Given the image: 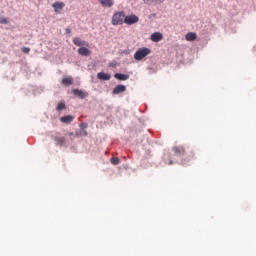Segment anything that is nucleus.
Wrapping results in <instances>:
<instances>
[{"instance_id":"f257e3e1","label":"nucleus","mask_w":256,"mask_h":256,"mask_svg":"<svg viewBox=\"0 0 256 256\" xmlns=\"http://www.w3.org/2000/svg\"><path fill=\"white\" fill-rule=\"evenodd\" d=\"M125 11H120V12H116L113 14L112 16V25L117 26V25H123V23H125Z\"/></svg>"},{"instance_id":"f03ea898","label":"nucleus","mask_w":256,"mask_h":256,"mask_svg":"<svg viewBox=\"0 0 256 256\" xmlns=\"http://www.w3.org/2000/svg\"><path fill=\"white\" fill-rule=\"evenodd\" d=\"M147 55H151V49L147 47H143L138 49L134 54L135 61H142V59H145Z\"/></svg>"},{"instance_id":"7ed1b4c3","label":"nucleus","mask_w":256,"mask_h":256,"mask_svg":"<svg viewBox=\"0 0 256 256\" xmlns=\"http://www.w3.org/2000/svg\"><path fill=\"white\" fill-rule=\"evenodd\" d=\"M124 23L126 25H135V23H139V17L135 14H131L125 17Z\"/></svg>"},{"instance_id":"20e7f679","label":"nucleus","mask_w":256,"mask_h":256,"mask_svg":"<svg viewBox=\"0 0 256 256\" xmlns=\"http://www.w3.org/2000/svg\"><path fill=\"white\" fill-rule=\"evenodd\" d=\"M72 93L76 96L79 97V99H87L89 97V93L80 90V89H73Z\"/></svg>"},{"instance_id":"39448f33","label":"nucleus","mask_w":256,"mask_h":256,"mask_svg":"<svg viewBox=\"0 0 256 256\" xmlns=\"http://www.w3.org/2000/svg\"><path fill=\"white\" fill-rule=\"evenodd\" d=\"M73 43L76 45V47H89V43H87L85 40H81L79 37L74 38Z\"/></svg>"},{"instance_id":"423d86ee","label":"nucleus","mask_w":256,"mask_h":256,"mask_svg":"<svg viewBox=\"0 0 256 256\" xmlns=\"http://www.w3.org/2000/svg\"><path fill=\"white\" fill-rule=\"evenodd\" d=\"M153 43H159V41H163V34L161 32H155L150 37Z\"/></svg>"},{"instance_id":"0eeeda50","label":"nucleus","mask_w":256,"mask_h":256,"mask_svg":"<svg viewBox=\"0 0 256 256\" xmlns=\"http://www.w3.org/2000/svg\"><path fill=\"white\" fill-rule=\"evenodd\" d=\"M127 91V87L125 85H117L113 90L112 93L113 95H119V93H125Z\"/></svg>"},{"instance_id":"6e6552de","label":"nucleus","mask_w":256,"mask_h":256,"mask_svg":"<svg viewBox=\"0 0 256 256\" xmlns=\"http://www.w3.org/2000/svg\"><path fill=\"white\" fill-rule=\"evenodd\" d=\"M98 2L102 7H106L108 9H111V7L115 5V0H98Z\"/></svg>"},{"instance_id":"1a4fd4ad","label":"nucleus","mask_w":256,"mask_h":256,"mask_svg":"<svg viewBox=\"0 0 256 256\" xmlns=\"http://www.w3.org/2000/svg\"><path fill=\"white\" fill-rule=\"evenodd\" d=\"M54 141L56 142V145H59V147H63V145H65V137L61 136V134H56L54 136Z\"/></svg>"},{"instance_id":"9d476101","label":"nucleus","mask_w":256,"mask_h":256,"mask_svg":"<svg viewBox=\"0 0 256 256\" xmlns=\"http://www.w3.org/2000/svg\"><path fill=\"white\" fill-rule=\"evenodd\" d=\"M52 7H53L55 13H58L59 11H61V9L65 8V2H59V1L54 2L52 4Z\"/></svg>"},{"instance_id":"9b49d317","label":"nucleus","mask_w":256,"mask_h":256,"mask_svg":"<svg viewBox=\"0 0 256 256\" xmlns=\"http://www.w3.org/2000/svg\"><path fill=\"white\" fill-rule=\"evenodd\" d=\"M78 54L81 55L82 57H89V55H91V50H89L86 47H80L78 49Z\"/></svg>"},{"instance_id":"f8f14e48","label":"nucleus","mask_w":256,"mask_h":256,"mask_svg":"<svg viewBox=\"0 0 256 256\" xmlns=\"http://www.w3.org/2000/svg\"><path fill=\"white\" fill-rule=\"evenodd\" d=\"M97 79H99L100 81H109V79H111V75L105 72H99L97 74Z\"/></svg>"},{"instance_id":"ddd939ff","label":"nucleus","mask_w":256,"mask_h":256,"mask_svg":"<svg viewBox=\"0 0 256 256\" xmlns=\"http://www.w3.org/2000/svg\"><path fill=\"white\" fill-rule=\"evenodd\" d=\"M173 151L175 155H178V156L185 155V148H183L182 146L173 147Z\"/></svg>"},{"instance_id":"4468645a","label":"nucleus","mask_w":256,"mask_h":256,"mask_svg":"<svg viewBox=\"0 0 256 256\" xmlns=\"http://www.w3.org/2000/svg\"><path fill=\"white\" fill-rule=\"evenodd\" d=\"M114 77L115 79H118V81H127V79H129V75L122 73H116Z\"/></svg>"},{"instance_id":"2eb2a0df","label":"nucleus","mask_w":256,"mask_h":256,"mask_svg":"<svg viewBox=\"0 0 256 256\" xmlns=\"http://www.w3.org/2000/svg\"><path fill=\"white\" fill-rule=\"evenodd\" d=\"M75 117L71 115L63 116L60 118L61 123H72L74 121Z\"/></svg>"},{"instance_id":"dca6fc26","label":"nucleus","mask_w":256,"mask_h":256,"mask_svg":"<svg viewBox=\"0 0 256 256\" xmlns=\"http://www.w3.org/2000/svg\"><path fill=\"white\" fill-rule=\"evenodd\" d=\"M186 41H195L197 39V33L189 32L185 36Z\"/></svg>"},{"instance_id":"f3484780","label":"nucleus","mask_w":256,"mask_h":256,"mask_svg":"<svg viewBox=\"0 0 256 256\" xmlns=\"http://www.w3.org/2000/svg\"><path fill=\"white\" fill-rule=\"evenodd\" d=\"M61 83L62 85H66V86L73 85V77L68 76L66 78H63Z\"/></svg>"},{"instance_id":"a211bd4d","label":"nucleus","mask_w":256,"mask_h":256,"mask_svg":"<svg viewBox=\"0 0 256 256\" xmlns=\"http://www.w3.org/2000/svg\"><path fill=\"white\" fill-rule=\"evenodd\" d=\"M146 5H152V3H156L158 5H161L163 1L165 0H143Z\"/></svg>"},{"instance_id":"6ab92c4d","label":"nucleus","mask_w":256,"mask_h":256,"mask_svg":"<svg viewBox=\"0 0 256 256\" xmlns=\"http://www.w3.org/2000/svg\"><path fill=\"white\" fill-rule=\"evenodd\" d=\"M65 103L60 102L58 103L57 107H56V111H63V109H65Z\"/></svg>"},{"instance_id":"aec40b11","label":"nucleus","mask_w":256,"mask_h":256,"mask_svg":"<svg viewBox=\"0 0 256 256\" xmlns=\"http://www.w3.org/2000/svg\"><path fill=\"white\" fill-rule=\"evenodd\" d=\"M111 163H112V165H119L120 160L117 157H113V158H111Z\"/></svg>"},{"instance_id":"412c9836","label":"nucleus","mask_w":256,"mask_h":256,"mask_svg":"<svg viewBox=\"0 0 256 256\" xmlns=\"http://www.w3.org/2000/svg\"><path fill=\"white\" fill-rule=\"evenodd\" d=\"M9 23V20L7 18H0V24L7 25Z\"/></svg>"},{"instance_id":"4be33fe9","label":"nucleus","mask_w":256,"mask_h":256,"mask_svg":"<svg viewBox=\"0 0 256 256\" xmlns=\"http://www.w3.org/2000/svg\"><path fill=\"white\" fill-rule=\"evenodd\" d=\"M89 125L87 124V123H81L80 124V129L83 131V130H85L87 127H88Z\"/></svg>"},{"instance_id":"5701e85b","label":"nucleus","mask_w":256,"mask_h":256,"mask_svg":"<svg viewBox=\"0 0 256 256\" xmlns=\"http://www.w3.org/2000/svg\"><path fill=\"white\" fill-rule=\"evenodd\" d=\"M23 53H29V51H31V49L29 47H24L22 48Z\"/></svg>"},{"instance_id":"b1692460","label":"nucleus","mask_w":256,"mask_h":256,"mask_svg":"<svg viewBox=\"0 0 256 256\" xmlns=\"http://www.w3.org/2000/svg\"><path fill=\"white\" fill-rule=\"evenodd\" d=\"M80 135H83L84 137H87L88 133L85 130H82Z\"/></svg>"},{"instance_id":"393cba45","label":"nucleus","mask_w":256,"mask_h":256,"mask_svg":"<svg viewBox=\"0 0 256 256\" xmlns=\"http://www.w3.org/2000/svg\"><path fill=\"white\" fill-rule=\"evenodd\" d=\"M66 33H71V29L67 28Z\"/></svg>"},{"instance_id":"a878e982","label":"nucleus","mask_w":256,"mask_h":256,"mask_svg":"<svg viewBox=\"0 0 256 256\" xmlns=\"http://www.w3.org/2000/svg\"><path fill=\"white\" fill-rule=\"evenodd\" d=\"M169 165H173V161H170Z\"/></svg>"}]
</instances>
